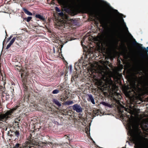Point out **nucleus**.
Wrapping results in <instances>:
<instances>
[{"mask_svg":"<svg viewBox=\"0 0 148 148\" xmlns=\"http://www.w3.org/2000/svg\"><path fill=\"white\" fill-rule=\"evenodd\" d=\"M55 10L56 11L58 12H60L61 11L59 9V8L57 7H56Z\"/></svg>","mask_w":148,"mask_h":148,"instance_id":"22","label":"nucleus"},{"mask_svg":"<svg viewBox=\"0 0 148 148\" xmlns=\"http://www.w3.org/2000/svg\"><path fill=\"white\" fill-rule=\"evenodd\" d=\"M65 138L67 139L68 140H70V137L69 136H65Z\"/></svg>","mask_w":148,"mask_h":148,"instance_id":"27","label":"nucleus"},{"mask_svg":"<svg viewBox=\"0 0 148 148\" xmlns=\"http://www.w3.org/2000/svg\"><path fill=\"white\" fill-rule=\"evenodd\" d=\"M70 71L71 73H72L73 70V66L72 65H70L69 66Z\"/></svg>","mask_w":148,"mask_h":148,"instance_id":"21","label":"nucleus"},{"mask_svg":"<svg viewBox=\"0 0 148 148\" xmlns=\"http://www.w3.org/2000/svg\"><path fill=\"white\" fill-rule=\"evenodd\" d=\"M35 16L36 18H38L42 21H44L45 20V18L43 17V16L40 14H36Z\"/></svg>","mask_w":148,"mask_h":148,"instance_id":"13","label":"nucleus"},{"mask_svg":"<svg viewBox=\"0 0 148 148\" xmlns=\"http://www.w3.org/2000/svg\"><path fill=\"white\" fill-rule=\"evenodd\" d=\"M43 144H45L49 145L50 147H55L56 148H66V147L64 145L60 144H54L52 142H43Z\"/></svg>","mask_w":148,"mask_h":148,"instance_id":"7","label":"nucleus"},{"mask_svg":"<svg viewBox=\"0 0 148 148\" xmlns=\"http://www.w3.org/2000/svg\"><path fill=\"white\" fill-rule=\"evenodd\" d=\"M64 6V10L71 16L74 15V0H58Z\"/></svg>","mask_w":148,"mask_h":148,"instance_id":"4","label":"nucleus"},{"mask_svg":"<svg viewBox=\"0 0 148 148\" xmlns=\"http://www.w3.org/2000/svg\"><path fill=\"white\" fill-rule=\"evenodd\" d=\"M102 75V77H104L106 75V73L105 72H103V74H102V73H101V74Z\"/></svg>","mask_w":148,"mask_h":148,"instance_id":"23","label":"nucleus"},{"mask_svg":"<svg viewBox=\"0 0 148 148\" xmlns=\"http://www.w3.org/2000/svg\"><path fill=\"white\" fill-rule=\"evenodd\" d=\"M107 103L105 102H102L101 104L105 106H106Z\"/></svg>","mask_w":148,"mask_h":148,"instance_id":"24","label":"nucleus"},{"mask_svg":"<svg viewBox=\"0 0 148 148\" xmlns=\"http://www.w3.org/2000/svg\"><path fill=\"white\" fill-rule=\"evenodd\" d=\"M114 11L118 14L120 17H121V22L122 23V25L123 26V27L124 28L125 30L126 33H128L131 36V37L133 38V36H132L131 34L129 32V31L128 30V28L126 26L125 23L124 22V19L123 17V15L122 14L120 13L117 10H114Z\"/></svg>","mask_w":148,"mask_h":148,"instance_id":"6","label":"nucleus"},{"mask_svg":"<svg viewBox=\"0 0 148 148\" xmlns=\"http://www.w3.org/2000/svg\"><path fill=\"white\" fill-rule=\"evenodd\" d=\"M141 48L142 49L144 50H146V51L148 50V47H147V48H145L144 47H142Z\"/></svg>","mask_w":148,"mask_h":148,"instance_id":"25","label":"nucleus"},{"mask_svg":"<svg viewBox=\"0 0 148 148\" xmlns=\"http://www.w3.org/2000/svg\"><path fill=\"white\" fill-rule=\"evenodd\" d=\"M18 107L17 106H15L14 108L7 112L5 114L0 115V120L3 121H6L9 118H12V114L15 110Z\"/></svg>","mask_w":148,"mask_h":148,"instance_id":"5","label":"nucleus"},{"mask_svg":"<svg viewBox=\"0 0 148 148\" xmlns=\"http://www.w3.org/2000/svg\"><path fill=\"white\" fill-rule=\"evenodd\" d=\"M127 34H128V35L130 36L131 38L135 40L133 42V44L134 45H136L137 44V42L136 41V40H135V39L133 38H133L128 33H127Z\"/></svg>","mask_w":148,"mask_h":148,"instance_id":"17","label":"nucleus"},{"mask_svg":"<svg viewBox=\"0 0 148 148\" xmlns=\"http://www.w3.org/2000/svg\"><path fill=\"white\" fill-rule=\"evenodd\" d=\"M7 128H4V129L5 131L7 130Z\"/></svg>","mask_w":148,"mask_h":148,"instance_id":"33","label":"nucleus"},{"mask_svg":"<svg viewBox=\"0 0 148 148\" xmlns=\"http://www.w3.org/2000/svg\"><path fill=\"white\" fill-rule=\"evenodd\" d=\"M72 107L73 108V109L74 110V105L72 106Z\"/></svg>","mask_w":148,"mask_h":148,"instance_id":"35","label":"nucleus"},{"mask_svg":"<svg viewBox=\"0 0 148 148\" xmlns=\"http://www.w3.org/2000/svg\"><path fill=\"white\" fill-rule=\"evenodd\" d=\"M32 18V17L31 16H28L27 17L26 19V21L27 22H29Z\"/></svg>","mask_w":148,"mask_h":148,"instance_id":"20","label":"nucleus"},{"mask_svg":"<svg viewBox=\"0 0 148 148\" xmlns=\"http://www.w3.org/2000/svg\"><path fill=\"white\" fill-rule=\"evenodd\" d=\"M146 125V127H147V125Z\"/></svg>","mask_w":148,"mask_h":148,"instance_id":"43","label":"nucleus"},{"mask_svg":"<svg viewBox=\"0 0 148 148\" xmlns=\"http://www.w3.org/2000/svg\"><path fill=\"white\" fill-rule=\"evenodd\" d=\"M76 64V63H75V64Z\"/></svg>","mask_w":148,"mask_h":148,"instance_id":"41","label":"nucleus"},{"mask_svg":"<svg viewBox=\"0 0 148 148\" xmlns=\"http://www.w3.org/2000/svg\"><path fill=\"white\" fill-rule=\"evenodd\" d=\"M16 39V37H14L11 40L9 43L7 45L6 48V49H8L9 48L14 42Z\"/></svg>","mask_w":148,"mask_h":148,"instance_id":"11","label":"nucleus"},{"mask_svg":"<svg viewBox=\"0 0 148 148\" xmlns=\"http://www.w3.org/2000/svg\"><path fill=\"white\" fill-rule=\"evenodd\" d=\"M146 130H148V127H147V128H146Z\"/></svg>","mask_w":148,"mask_h":148,"instance_id":"36","label":"nucleus"},{"mask_svg":"<svg viewBox=\"0 0 148 148\" xmlns=\"http://www.w3.org/2000/svg\"><path fill=\"white\" fill-rule=\"evenodd\" d=\"M14 123H16V124H17V125L18 124V122L17 121H15V122H14Z\"/></svg>","mask_w":148,"mask_h":148,"instance_id":"30","label":"nucleus"},{"mask_svg":"<svg viewBox=\"0 0 148 148\" xmlns=\"http://www.w3.org/2000/svg\"><path fill=\"white\" fill-rule=\"evenodd\" d=\"M53 101L55 103L59 106H61V104L60 102L57 99H54L53 100Z\"/></svg>","mask_w":148,"mask_h":148,"instance_id":"12","label":"nucleus"},{"mask_svg":"<svg viewBox=\"0 0 148 148\" xmlns=\"http://www.w3.org/2000/svg\"><path fill=\"white\" fill-rule=\"evenodd\" d=\"M101 1H102V2H104V1H103L102 0H101Z\"/></svg>","mask_w":148,"mask_h":148,"instance_id":"37","label":"nucleus"},{"mask_svg":"<svg viewBox=\"0 0 148 148\" xmlns=\"http://www.w3.org/2000/svg\"><path fill=\"white\" fill-rule=\"evenodd\" d=\"M140 55L143 58H145L146 57V56L144 55L143 54L141 53L140 54Z\"/></svg>","mask_w":148,"mask_h":148,"instance_id":"28","label":"nucleus"},{"mask_svg":"<svg viewBox=\"0 0 148 148\" xmlns=\"http://www.w3.org/2000/svg\"><path fill=\"white\" fill-rule=\"evenodd\" d=\"M88 100L89 101H90L93 104H95V100L92 95L91 94H88Z\"/></svg>","mask_w":148,"mask_h":148,"instance_id":"10","label":"nucleus"},{"mask_svg":"<svg viewBox=\"0 0 148 148\" xmlns=\"http://www.w3.org/2000/svg\"><path fill=\"white\" fill-rule=\"evenodd\" d=\"M12 35H11L8 38V40H9L10 39H11V38H12Z\"/></svg>","mask_w":148,"mask_h":148,"instance_id":"29","label":"nucleus"},{"mask_svg":"<svg viewBox=\"0 0 148 148\" xmlns=\"http://www.w3.org/2000/svg\"><path fill=\"white\" fill-rule=\"evenodd\" d=\"M24 75H25L24 74H23V73H22L21 75V77H22Z\"/></svg>","mask_w":148,"mask_h":148,"instance_id":"31","label":"nucleus"},{"mask_svg":"<svg viewBox=\"0 0 148 148\" xmlns=\"http://www.w3.org/2000/svg\"><path fill=\"white\" fill-rule=\"evenodd\" d=\"M14 134L16 136L18 137L19 135V133L18 132L16 131L14 132Z\"/></svg>","mask_w":148,"mask_h":148,"instance_id":"19","label":"nucleus"},{"mask_svg":"<svg viewBox=\"0 0 148 148\" xmlns=\"http://www.w3.org/2000/svg\"><path fill=\"white\" fill-rule=\"evenodd\" d=\"M147 51L148 52V51Z\"/></svg>","mask_w":148,"mask_h":148,"instance_id":"44","label":"nucleus"},{"mask_svg":"<svg viewBox=\"0 0 148 148\" xmlns=\"http://www.w3.org/2000/svg\"><path fill=\"white\" fill-rule=\"evenodd\" d=\"M100 24L104 28H105L107 29V36L108 40L111 42L114 43L116 42H118V41L116 38L115 34L114 33L113 28H110L108 27V24L110 23L111 25H113V23L111 22L109 19H104L103 18H101L100 20Z\"/></svg>","mask_w":148,"mask_h":148,"instance_id":"2","label":"nucleus"},{"mask_svg":"<svg viewBox=\"0 0 148 148\" xmlns=\"http://www.w3.org/2000/svg\"><path fill=\"white\" fill-rule=\"evenodd\" d=\"M59 92V90L58 89H55L53 91L52 93L53 94H56L58 93Z\"/></svg>","mask_w":148,"mask_h":148,"instance_id":"16","label":"nucleus"},{"mask_svg":"<svg viewBox=\"0 0 148 148\" xmlns=\"http://www.w3.org/2000/svg\"><path fill=\"white\" fill-rule=\"evenodd\" d=\"M146 125V127H147V125Z\"/></svg>","mask_w":148,"mask_h":148,"instance_id":"42","label":"nucleus"},{"mask_svg":"<svg viewBox=\"0 0 148 148\" xmlns=\"http://www.w3.org/2000/svg\"><path fill=\"white\" fill-rule=\"evenodd\" d=\"M82 46H83V45H82Z\"/></svg>","mask_w":148,"mask_h":148,"instance_id":"40","label":"nucleus"},{"mask_svg":"<svg viewBox=\"0 0 148 148\" xmlns=\"http://www.w3.org/2000/svg\"><path fill=\"white\" fill-rule=\"evenodd\" d=\"M79 115H81V116H82V115H81L80 114H79Z\"/></svg>","mask_w":148,"mask_h":148,"instance_id":"39","label":"nucleus"},{"mask_svg":"<svg viewBox=\"0 0 148 148\" xmlns=\"http://www.w3.org/2000/svg\"><path fill=\"white\" fill-rule=\"evenodd\" d=\"M146 62L148 63V59H147L146 61Z\"/></svg>","mask_w":148,"mask_h":148,"instance_id":"34","label":"nucleus"},{"mask_svg":"<svg viewBox=\"0 0 148 148\" xmlns=\"http://www.w3.org/2000/svg\"><path fill=\"white\" fill-rule=\"evenodd\" d=\"M75 0V12L76 5ZM77 6L78 8L82 12L85 13L92 14L97 10L96 8H91L89 3H84V0H77Z\"/></svg>","mask_w":148,"mask_h":148,"instance_id":"3","label":"nucleus"},{"mask_svg":"<svg viewBox=\"0 0 148 148\" xmlns=\"http://www.w3.org/2000/svg\"><path fill=\"white\" fill-rule=\"evenodd\" d=\"M74 80V78H73H73H72V79H71V81H73V80Z\"/></svg>","mask_w":148,"mask_h":148,"instance_id":"32","label":"nucleus"},{"mask_svg":"<svg viewBox=\"0 0 148 148\" xmlns=\"http://www.w3.org/2000/svg\"><path fill=\"white\" fill-rule=\"evenodd\" d=\"M73 103V101H66L65 103V104L67 105H69Z\"/></svg>","mask_w":148,"mask_h":148,"instance_id":"15","label":"nucleus"},{"mask_svg":"<svg viewBox=\"0 0 148 148\" xmlns=\"http://www.w3.org/2000/svg\"><path fill=\"white\" fill-rule=\"evenodd\" d=\"M30 144L32 145L30 146L29 145H27L26 146H23V147H22L21 146H20V145L19 144L16 143L14 147L13 148H30L31 147L33 146L34 145H37L38 144V142L35 143L34 141H33Z\"/></svg>","mask_w":148,"mask_h":148,"instance_id":"8","label":"nucleus"},{"mask_svg":"<svg viewBox=\"0 0 148 148\" xmlns=\"http://www.w3.org/2000/svg\"><path fill=\"white\" fill-rule=\"evenodd\" d=\"M58 15L60 16L63 17L64 16V14L62 12H61L58 13Z\"/></svg>","mask_w":148,"mask_h":148,"instance_id":"18","label":"nucleus"},{"mask_svg":"<svg viewBox=\"0 0 148 148\" xmlns=\"http://www.w3.org/2000/svg\"><path fill=\"white\" fill-rule=\"evenodd\" d=\"M124 148V147H123V148Z\"/></svg>","mask_w":148,"mask_h":148,"instance_id":"45","label":"nucleus"},{"mask_svg":"<svg viewBox=\"0 0 148 148\" xmlns=\"http://www.w3.org/2000/svg\"><path fill=\"white\" fill-rule=\"evenodd\" d=\"M83 109L79 105L76 104H75V110L79 113H81L83 111Z\"/></svg>","mask_w":148,"mask_h":148,"instance_id":"9","label":"nucleus"},{"mask_svg":"<svg viewBox=\"0 0 148 148\" xmlns=\"http://www.w3.org/2000/svg\"><path fill=\"white\" fill-rule=\"evenodd\" d=\"M134 116H136V114H134Z\"/></svg>","mask_w":148,"mask_h":148,"instance_id":"38","label":"nucleus"},{"mask_svg":"<svg viewBox=\"0 0 148 148\" xmlns=\"http://www.w3.org/2000/svg\"><path fill=\"white\" fill-rule=\"evenodd\" d=\"M106 106L110 107V108H111L112 107V105L108 103H107V105H106Z\"/></svg>","mask_w":148,"mask_h":148,"instance_id":"26","label":"nucleus"},{"mask_svg":"<svg viewBox=\"0 0 148 148\" xmlns=\"http://www.w3.org/2000/svg\"><path fill=\"white\" fill-rule=\"evenodd\" d=\"M23 10L25 13L27 15L29 16H31L32 15V13L30 12L26 9L23 8Z\"/></svg>","mask_w":148,"mask_h":148,"instance_id":"14","label":"nucleus"},{"mask_svg":"<svg viewBox=\"0 0 148 148\" xmlns=\"http://www.w3.org/2000/svg\"><path fill=\"white\" fill-rule=\"evenodd\" d=\"M128 132L127 134L131 136L135 144L136 148H145L146 144L143 138L140 135L137 127L133 123H128Z\"/></svg>","mask_w":148,"mask_h":148,"instance_id":"1","label":"nucleus"}]
</instances>
